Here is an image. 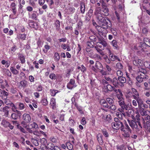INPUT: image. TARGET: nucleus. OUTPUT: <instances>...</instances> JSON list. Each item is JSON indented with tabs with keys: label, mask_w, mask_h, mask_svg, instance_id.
I'll return each mask as SVG.
<instances>
[{
	"label": "nucleus",
	"mask_w": 150,
	"mask_h": 150,
	"mask_svg": "<svg viewBox=\"0 0 150 150\" xmlns=\"http://www.w3.org/2000/svg\"><path fill=\"white\" fill-rule=\"evenodd\" d=\"M140 115L137 114L135 116V118L134 120H128L129 126L133 129H135L137 132H141L142 130V127L139 121L140 119Z\"/></svg>",
	"instance_id": "obj_1"
},
{
	"label": "nucleus",
	"mask_w": 150,
	"mask_h": 150,
	"mask_svg": "<svg viewBox=\"0 0 150 150\" xmlns=\"http://www.w3.org/2000/svg\"><path fill=\"white\" fill-rule=\"evenodd\" d=\"M137 74L138 76L136 78L137 81L142 82L144 79H148V78L146 71L144 69L140 68L137 71Z\"/></svg>",
	"instance_id": "obj_2"
},
{
	"label": "nucleus",
	"mask_w": 150,
	"mask_h": 150,
	"mask_svg": "<svg viewBox=\"0 0 150 150\" xmlns=\"http://www.w3.org/2000/svg\"><path fill=\"white\" fill-rule=\"evenodd\" d=\"M108 44L107 42L104 40H100L99 42L97 43L96 46L95 47V48L101 55H104V53L103 51L105 47H107Z\"/></svg>",
	"instance_id": "obj_3"
},
{
	"label": "nucleus",
	"mask_w": 150,
	"mask_h": 150,
	"mask_svg": "<svg viewBox=\"0 0 150 150\" xmlns=\"http://www.w3.org/2000/svg\"><path fill=\"white\" fill-rule=\"evenodd\" d=\"M120 129L122 133V136L125 138H127L129 137V133H131L132 130L128 124H126L125 127L123 125Z\"/></svg>",
	"instance_id": "obj_4"
},
{
	"label": "nucleus",
	"mask_w": 150,
	"mask_h": 150,
	"mask_svg": "<svg viewBox=\"0 0 150 150\" xmlns=\"http://www.w3.org/2000/svg\"><path fill=\"white\" fill-rule=\"evenodd\" d=\"M101 26H97V29L100 35H103L104 34H105L107 32V29L108 27H110L111 26V23L109 22L108 24H102L101 25Z\"/></svg>",
	"instance_id": "obj_5"
},
{
	"label": "nucleus",
	"mask_w": 150,
	"mask_h": 150,
	"mask_svg": "<svg viewBox=\"0 0 150 150\" xmlns=\"http://www.w3.org/2000/svg\"><path fill=\"white\" fill-rule=\"evenodd\" d=\"M132 96L133 98L136 100L138 104L139 108H142V107H144L147 108H148V106L147 105L144 103L143 100L139 97V94H137V96L133 95Z\"/></svg>",
	"instance_id": "obj_6"
},
{
	"label": "nucleus",
	"mask_w": 150,
	"mask_h": 150,
	"mask_svg": "<svg viewBox=\"0 0 150 150\" xmlns=\"http://www.w3.org/2000/svg\"><path fill=\"white\" fill-rule=\"evenodd\" d=\"M114 122L112 123V127L113 128L116 130L120 129L123 125V123L121 122L117 118L115 117L114 119Z\"/></svg>",
	"instance_id": "obj_7"
},
{
	"label": "nucleus",
	"mask_w": 150,
	"mask_h": 150,
	"mask_svg": "<svg viewBox=\"0 0 150 150\" xmlns=\"http://www.w3.org/2000/svg\"><path fill=\"white\" fill-rule=\"evenodd\" d=\"M28 125V127H27L26 130L30 133H33L34 134H36L38 133V131H33L31 129H38V125L36 123L33 122L32 124Z\"/></svg>",
	"instance_id": "obj_8"
},
{
	"label": "nucleus",
	"mask_w": 150,
	"mask_h": 150,
	"mask_svg": "<svg viewBox=\"0 0 150 150\" xmlns=\"http://www.w3.org/2000/svg\"><path fill=\"white\" fill-rule=\"evenodd\" d=\"M104 78L108 82V84H112L115 87H117L118 82L116 77L111 78L109 76H105Z\"/></svg>",
	"instance_id": "obj_9"
},
{
	"label": "nucleus",
	"mask_w": 150,
	"mask_h": 150,
	"mask_svg": "<svg viewBox=\"0 0 150 150\" xmlns=\"http://www.w3.org/2000/svg\"><path fill=\"white\" fill-rule=\"evenodd\" d=\"M144 44H146V45L148 46H150V39L147 38H145L144 39ZM144 45V43L140 42V44H138L136 46H137V50L139 51H143L144 50L142 47L143 46V45Z\"/></svg>",
	"instance_id": "obj_10"
},
{
	"label": "nucleus",
	"mask_w": 150,
	"mask_h": 150,
	"mask_svg": "<svg viewBox=\"0 0 150 150\" xmlns=\"http://www.w3.org/2000/svg\"><path fill=\"white\" fill-rule=\"evenodd\" d=\"M125 109L126 110L127 109V107L119 108L118 109L119 112H117L116 113V116L120 119H122L123 117L125 116V114L124 112V109Z\"/></svg>",
	"instance_id": "obj_11"
},
{
	"label": "nucleus",
	"mask_w": 150,
	"mask_h": 150,
	"mask_svg": "<svg viewBox=\"0 0 150 150\" xmlns=\"http://www.w3.org/2000/svg\"><path fill=\"white\" fill-rule=\"evenodd\" d=\"M97 21L100 25L102 24H108L109 23L106 21L105 18L102 16V14L96 16Z\"/></svg>",
	"instance_id": "obj_12"
},
{
	"label": "nucleus",
	"mask_w": 150,
	"mask_h": 150,
	"mask_svg": "<svg viewBox=\"0 0 150 150\" xmlns=\"http://www.w3.org/2000/svg\"><path fill=\"white\" fill-rule=\"evenodd\" d=\"M8 109L9 107L6 106L3 108H1L0 109V111L3 113L4 116L6 117H7L8 115Z\"/></svg>",
	"instance_id": "obj_13"
},
{
	"label": "nucleus",
	"mask_w": 150,
	"mask_h": 150,
	"mask_svg": "<svg viewBox=\"0 0 150 150\" xmlns=\"http://www.w3.org/2000/svg\"><path fill=\"white\" fill-rule=\"evenodd\" d=\"M23 119L26 123H28L31 120V117L29 114L24 113L23 115Z\"/></svg>",
	"instance_id": "obj_14"
},
{
	"label": "nucleus",
	"mask_w": 150,
	"mask_h": 150,
	"mask_svg": "<svg viewBox=\"0 0 150 150\" xmlns=\"http://www.w3.org/2000/svg\"><path fill=\"white\" fill-rule=\"evenodd\" d=\"M75 83V81L74 80L72 79H71L69 82L67 84V86L68 89H71L73 88L76 87L74 86V84Z\"/></svg>",
	"instance_id": "obj_15"
},
{
	"label": "nucleus",
	"mask_w": 150,
	"mask_h": 150,
	"mask_svg": "<svg viewBox=\"0 0 150 150\" xmlns=\"http://www.w3.org/2000/svg\"><path fill=\"white\" fill-rule=\"evenodd\" d=\"M103 8L102 11L104 13V15L105 16H107L109 15L108 9L106 6L105 3H103L102 4Z\"/></svg>",
	"instance_id": "obj_16"
},
{
	"label": "nucleus",
	"mask_w": 150,
	"mask_h": 150,
	"mask_svg": "<svg viewBox=\"0 0 150 150\" xmlns=\"http://www.w3.org/2000/svg\"><path fill=\"white\" fill-rule=\"evenodd\" d=\"M0 86L1 87L2 89L6 87L8 88L9 86L7 81L6 80L5 81H1Z\"/></svg>",
	"instance_id": "obj_17"
},
{
	"label": "nucleus",
	"mask_w": 150,
	"mask_h": 150,
	"mask_svg": "<svg viewBox=\"0 0 150 150\" xmlns=\"http://www.w3.org/2000/svg\"><path fill=\"white\" fill-rule=\"evenodd\" d=\"M28 82L25 80L21 81L20 82L19 87L21 88H25L28 85Z\"/></svg>",
	"instance_id": "obj_18"
},
{
	"label": "nucleus",
	"mask_w": 150,
	"mask_h": 150,
	"mask_svg": "<svg viewBox=\"0 0 150 150\" xmlns=\"http://www.w3.org/2000/svg\"><path fill=\"white\" fill-rule=\"evenodd\" d=\"M100 103L101 105L105 108H108L109 107L106 100L102 99L100 100Z\"/></svg>",
	"instance_id": "obj_19"
},
{
	"label": "nucleus",
	"mask_w": 150,
	"mask_h": 150,
	"mask_svg": "<svg viewBox=\"0 0 150 150\" xmlns=\"http://www.w3.org/2000/svg\"><path fill=\"white\" fill-rule=\"evenodd\" d=\"M21 112H20V114H18L17 112L13 113L11 114V117L13 119L17 120L19 117H20L21 116Z\"/></svg>",
	"instance_id": "obj_20"
},
{
	"label": "nucleus",
	"mask_w": 150,
	"mask_h": 150,
	"mask_svg": "<svg viewBox=\"0 0 150 150\" xmlns=\"http://www.w3.org/2000/svg\"><path fill=\"white\" fill-rule=\"evenodd\" d=\"M117 91L119 92V93H117L116 94V96L118 100L124 99V98L122 97L123 94L121 90L120 89H118Z\"/></svg>",
	"instance_id": "obj_21"
},
{
	"label": "nucleus",
	"mask_w": 150,
	"mask_h": 150,
	"mask_svg": "<svg viewBox=\"0 0 150 150\" xmlns=\"http://www.w3.org/2000/svg\"><path fill=\"white\" fill-rule=\"evenodd\" d=\"M37 12L34 11L33 13L31 14H30L29 13H28L29 17V18L32 19L36 20L37 19Z\"/></svg>",
	"instance_id": "obj_22"
},
{
	"label": "nucleus",
	"mask_w": 150,
	"mask_h": 150,
	"mask_svg": "<svg viewBox=\"0 0 150 150\" xmlns=\"http://www.w3.org/2000/svg\"><path fill=\"white\" fill-rule=\"evenodd\" d=\"M95 67L98 69L101 70L103 69V67L102 64L99 61H97L96 62L95 64Z\"/></svg>",
	"instance_id": "obj_23"
},
{
	"label": "nucleus",
	"mask_w": 150,
	"mask_h": 150,
	"mask_svg": "<svg viewBox=\"0 0 150 150\" xmlns=\"http://www.w3.org/2000/svg\"><path fill=\"white\" fill-rule=\"evenodd\" d=\"M117 102L119 105L121 107V108H123L127 107L125 102L124 99L120 100H118Z\"/></svg>",
	"instance_id": "obj_24"
},
{
	"label": "nucleus",
	"mask_w": 150,
	"mask_h": 150,
	"mask_svg": "<svg viewBox=\"0 0 150 150\" xmlns=\"http://www.w3.org/2000/svg\"><path fill=\"white\" fill-rule=\"evenodd\" d=\"M11 8L12 9V11L14 14H15L16 13V5L15 3L12 2L11 5Z\"/></svg>",
	"instance_id": "obj_25"
},
{
	"label": "nucleus",
	"mask_w": 150,
	"mask_h": 150,
	"mask_svg": "<svg viewBox=\"0 0 150 150\" xmlns=\"http://www.w3.org/2000/svg\"><path fill=\"white\" fill-rule=\"evenodd\" d=\"M114 87H115L114 86H112L111 84H108L106 86V88L107 91L111 92L113 91L114 89Z\"/></svg>",
	"instance_id": "obj_26"
},
{
	"label": "nucleus",
	"mask_w": 150,
	"mask_h": 150,
	"mask_svg": "<svg viewBox=\"0 0 150 150\" xmlns=\"http://www.w3.org/2000/svg\"><path fill=\"white\" fill-rule=\"evenodd\" d=\"M50 104L52 107L53 109H54L56 107V100L55 99L52 98L50 100Z\"/></svg>",
	"instance_id": "obj_27"
},
{
	"label": "nucleus",
	"mask_w": 150,
	"mask_h": 150,
	"mask_svg": "<svg viewBox=\"0 0 150 150\" xmlns=\"http://www.w3.org/2000/svg\"><path fill=\"white\" fill-rule=\"evenodd\" d=\"M11 109L14 112H17L18 114H20V112L16 110L17 108L13 103H11Z\"/></svg>",
	"instance_id": "obj_28"
},
{
	"label": "nucleus",
	"mask_w": 150,
	"mask_h": 150,
	"mask_svg": "<svg viewBox=\"0 0 150 150\" xmlns=\"http://www.w3.org/2000/svg\"><path fill=\"white\" fill-rule=\"evenodd\" d=\"M97 137L99 144H102L103 142L102 135L100 134H98L97 135Z\"/></svg>",
	"instance_id": "obj_29"
},
{
	"label": "nucleus",
	"mask_w": 150,
	"mask_h": 150,
	"mask_svg": "<svg viewBox=\"0 0 150 150\" xmlns=\"http://www.w3.org/2000/svg\"><path fill=\"white\" fill-rule=\"evenodd\" d=\"M101 10L100 7H96L94 12V14L96 16L101 14Z\"/></svg>",
	"instance_id": "obj_30"
},
{
	"label": "nucleus",
	"mask_w": 150,
	"mask_h": 150,
	"mask_svg": "<svg viewBox=\"0 0 150 150\" xmlns=\"http://www.w3.org/2000/svg\"><path fill=\"white\" fill-rule=\"evenodd\" d=\"M103 118L106 121H108V122H110L112 120V117L111 115L110 114L107 115L105 117L103 116Z\"/></svg>",
	"instance_id": "obj_31"
},
{
	"label": "nucleus",
	"mask_w": 150,
	"mask_h": 150,
	"mask_svg": "<svg viewBox=\"0 0 150 150\" xmlns=\"http://www.w3.org/2000/svg\"><path fill=\"white\" fill-rule=\"evenodd\" d=\"M55 146L52 143H48L47 146H46L45 147L47 149L53 150L54 149Z\"/></svg>",
	"instance_id": "obj_32"
},
{
	"label": "nucleus",
	"mask_w": 150,
	"mask_h": 150,
	"mask_svg": "<svg viewBox=\"0 0 150 150\" xmlns=\"http://www.w3.org/2000/svg\"><path fill=\"white\" fill-rule=\"evenodd\" d=\"M118 79L120 83L122 84L125 83L126 81L125 78L122 76L118 77Z\"/></svg>",
	"instance_id": "obj_33"
},
{
	"label": "nucleus",
	"mask_w": 150,
	"mask_h": 150,
	"mask_svg": "<svg viewBox=\"0 0 150 150\" xmlns=\"http://www.w3.org/2000/svg\"><path fill=\"white\" fill-rule=\"evenodd\" d=\"M139 112L142 116H144L146 114V111H144V109L145 108H146L144 107H142V108H139Z\"/></svg>",
	"instance_id": "obj_34"
},
{
	"label": "nucleus",
	"mask_w": 150,
	"mask_h": 150,
	"mask_svg": "<svg viewBox=\"0 0 150 150\" xmlns=\"http://www.w3.org/2000/svg\"><path fill=\"white\" fill-rule=\"evenodd\" d=\"M18 57L20 60L22 64H23L25 62V58L23 54H19Z\"/></svg>",
	"instance_id": "obj_35"
},
{
	"label": "nucleus",
	"mask_w": 150,
	"mask_h": 150,
	"mask_svg": "<svg viewBox=\"0 0 150 150\" xmlns=\"http://www.w3.org/2000/svg\"><path fill=\"white\" fill-rule=\"evenodd\" d=\"M93 12V11L92 9H90L88 11L86 15V18H88V20H89L90 19L92 16Z\"/></svg>",
	"instance_id": "obj_36"
},
{
	"label": "nucleus",
	"mask_w": 150,
	"mask_h": 150,
	"mask_svg": "<svg viewBox=\"0 0 150 150\" xmlns=\"http://www.w3.org/2000/svg\"><path fill=\"white\" fill-rule=\"evenodd\" d=\"M81 11L82 13L83 14L84 13L85 11V6L83 2L81 3Z\"/></svg>",
	"instance_id": "obj_37"
},
{
	"label": "nucleus",
	"mask_w": 150,
	"mask_h": 150,
	"mask_svg": "<svg viewBox=\"0 0 150 150\" xmlns=\"http://www.w3.org/2000/svg\"><path fill=\"white\" fill-rule=\"evenodd\" d=\"M66 145L67 148L69 150H72L73 149V145L70 142H67Z\"/></svg>",
	"instance_id": "obj_38"
},
{
	"label": "nucleus",
	"mask_w": 150,
	"mask_h": 150,
	"mask_svg": "<svg viewBox=\"0 0 150 150\" xmlns=\"http://www.w3.org/2000/svg\"><path fill=\"white\" fill-rule=\"evenodd\" d=\"M1 123L4 127H7L9 126L10 123L6 120H3L2 121Z\"/></svg>",
	"instance_id": "obj_39"
},
{
	"label": "nucleus",
	"mask_w": 150,
	"mask_h": 150,
	"mask_svg": "<svg viewBox=\"0 0 150 150\" xmlns=\"http://www.w3.org/2000/svg\"><path fill=\"white\" fill-rule=\"evenodd\" d=\"M75 8L73 7H70L68 9V13L69 14H72L75 12Z\"/></svg>",
	"instance_id": "obj_40"
},
{
	"label": "nucleus",
	"mask_w": 150,
	"mask_h": 150,
	"mask_svg": "<svg viewBox=\"0 0 150 150\" xmlns=\"http://www.w3.org/2000/svg\"><path fill=\"white\" fill-rule=\"evenodd\" d=\"M54 59L55 61L56 62H58L60 59V56L59 54L57 52H55L54 53Z\"/></svg>",
	"instance_id": "obj_41"
},
{
	"label": "nucleus",
	"mask_w": 150,
	"mask_h": 150,
	"mask_svg": "<svg viewBox=\"0 0 150 150\" xmlns=\"http://www.w3.org/2000/svg\"><path fill=\"white\" fill-rule=\"evenodd\" d=\"M55 24L56 27V29L57 30H59L60 29V21L58 20L56 21Z\"/></svg>",
	"instance_id": "obj_42"
},
{
	"label": "nucleus",
	"mask_w": 150,
	"mask_h": 150,
	"mask_svg": "<svg viewBox=\"0 0 150 150\" xmlns=\"http://www.w3.org/2000/svg\"><path fill=\"white\" fill-rule=\"evenodd\" d=\"M10 70L11 72L13 74L15 75L18 74L19 72L18 71L15 69L13 67H11L10 68Z\"/></svg>",
	"instance_id": "obj_43"
},
{
	"label": "nucleus",
	"mask_w": 150,
	"mask_h": 150,
	"mask_svg": "<svg viewBox=\"0 0 150 150\" xmlns=\"http://www.w3.org/2000/svg\"><path fill=\"white\" fill-rule=\"evenodd\" d=\"M78 69H80L81 71L82 72H85L86 70V68L83 65H81V67H78Z\"/></svg>",
	"instance_id": "obj_44"
},
{
	"label": "nucleus",
	"mask_w": 150,
	"mask_h": 150,
	"mask_svg": "<svg viewBox=\"0 0 150 150\" xmlns=\"http://www.w3.org/2000/svg\"><path fill=\"white\" fill-rule=\"evenodd\" d=\"M58 92V91L54 89H51L50 90V94L52 96H55L56 93Z\"/></svg>",
	"instance_id": "obj_45"
},
{
	"label": "nucleus",
	"mask_w": 150,
	"mask_h": 150,
	"mask_svg": "<svg viewBox=\"0 0 150 150\" xmlns=\"http://www.w3.org/2000/svg\"><path fill=\"white\" fill-rule=\"evenodd\" d=\"M94 42L93 41H88L87 43V45L91 48H93L94 46Z\"/></svg>",
	"instance_id": "obj_46"
},
{
	"label": "nucleus",
	"mask_w": 150,
	"mask_h": 150,
	"mask_svg": "<svg viewBox=\"0 0 150 150\" xmlns=\"http://www.w3.org/2000/svg\"><path fill=\"white\" fill-rule=\"evenodd\" d=\"M109 108V109H110L112 111H114L115 110H116L117 109V107L116 106L114 105L111 104V105H110L109 106V107L108 108Z\"/></svg>",
	"instance_id": "obj_47"
},
{
	"label": "nucleus",
	"mask_w": 150,
	"mask_h": 150,
	"mask_svg": "<svg viewBox=\"0 0 150 150\" xmlns=\"http://www.w3.org/2000/svg\"><path fill=\"white\" fill-rule=\"evenodd\" d=\"M44 47L45 49H43V51L45 53H46L47 52L48 50L50 49V47L48 45H46L44 46Z\"/></svg>",
	"instance_id": "obj_48"
},
{
	"label": "nucleus",
	"mask_w": 150,
	"mask_h": 150,
	"mask_svg": "<svg viewBox=\"0 0 150 150\" xmlns=\"http://www.w3.org/2000/svg\"><path fill=\"white\" fill-rule=\"evenodd\" d=\"M40 142L42 144V145H43L45 147L46 144L47 143V140L46 139L44 138H42L40 140Z\"/></svg>",
	"instance_id": "obj_49"
},
{
	"label": "nucleus",
	"mask_w": 150,
	"mask_h": 150,
	"mask_svg": "<svg viewBox=\"0 0 150 150\" xmlns=\"http://www.w3.org/2000/svg\"><path fill=\"white\" fill-rule=\"evenodd\" d=\"M106 100L107 102L110 105L114 103L113 100L111 98H107Z\"/></svg>",
	"instance_id": "obj_50"
},
{
	"label": "nucleus",
	"mask_w": 150,
	"mask_h": 150,
	"mask_svg": "<svg viewBox=\"0 0 150 150\" xmlns=\"http://www.w3.org/2000/svg\"><path fill=\"white\" fill-rule=\"evenodd\" d=\"M142 82H139L136 81L135 83V84L136 86V88H141L142 86Z\"/></svg>",
	"instance_id": "obj_51"
},
{
	"label": "nucleus",
	"mask_w": 150,
	"mask_h": 150,
	"mask_svg": "<svg viewBox=\"0 0 150 150\" xmlns=\"http://www.w3.org/2000/svg\"><path fill=\"white\" fill-rule=\"evenodd\" d=\"M112 44L113 46L115 47V48L116 49L118 48V46L117 45V42L115 40H113L112 41Z\"/></svg>",
	"instance_id": "obj_52"
},
{
	"label": "nucleus",
	"mask_w": 150,
	"mask_h": 150,
	"mask_svg": "<svg viewBox=\"0 0 150 150\" xmlns=\"http://www.w3.org/2000/svg\"><path fill=\"white\" fill-rule=\"evenodd\" d=\"M116 56L114 55L113 54H111L109 56L110 59L112 61H114L116 59Z\"/></svg>",
	"instance_id": "obj_53"
},
{
	"label": "nucleus",
	"mask_w": 150,
	"mask_h": 150,
	"mask_svg": "<svg viewBox=\"0 0 150 150\" xmlns=\"http://www.w3.org/2000/svg\"><path fill=\"white\" fill-rule=\"evenodd\" d=\"M18 108L20 110H22L25 108V105L22 103H18Z\"/></svg>",
	"instance_id": "obj_54"
},
{
	"label": "nucleus",
	"mask_w": 150,
	"mask_h": 150,
	"mask_svg": "<svg viewBox=\"0 0 150 150\" xmlns=\"http://www.w3.org/2000/svg\"><path fill=\"white\" fill-rule=\"evenodd\" d=\"M37 1V0H29V4L33 7H35L36 5L35 2Z\"/></svg>",
	"instance_id": "obj_55"
},
{
	"label": "nucleus",
	"mask_w": 150,
	"mask_h": 150,
	"mask_svg": "<svg viewBox=\"0 0 150 150\" xmlns=\"http://www.w3.org/2000/svg\"><path fill=\"white\" fill-rule=\"evenodd\" d=\"M41 103L44 105H46L48 104V102L46 99H43L41 101Z\"/></svg>",
	"instance_id": "obj_56"
},
{
	"label": "nucleus",
	"mask_w": 150,
	"mask_h": 150,
	"mask_svg": "<svg viewBox=\"0 0 150 150\" xmlns=\"http://www.w3.org/2000/svg\"><path fill=\"white\" fill-rule=\"evenodd\" d=\"M105 65L107 71L109 73H111L112 69L107 64H105Z\"/></svg>",
	"instance_id": "obj_57"
},
{
	"label": "nucleus",
	"mask_w": 150,
	"mask_h": 150,
	"mask_svg": "<svg viewBox=\"0 0 150 150\" xmlns=\"http://www.w3.org/2000/svg\"><path fill=\"white\" fill-rule=\"evenodd\" d=\"M19 37L21 40H24L26 38V35L25 34H20L19 35Z\"/></svg>",
	"instance_id": "obj_58"
},
{
	"label": "nucleus",
	"mask_w": 150,
	"mask_h": 150,
	"mask_svg": "<svg viewBox=\"0 0 150 150\" xmlns=\"http://www.w3.org/2000/svg\"><path fill=\"white\" fill-rule=\"evenodd\" d=\"M144 117L143 118L144 120H146L147 122L150 120V116L149 115H147L146 114L144 115Z\"/></svg>",
	"instance_id": "obj_59"
},
{
	"label": "nucleus",
	"mask_w": 150,
	"mask_h": 150,
	"mask_svg": "<svg viewBox=\"0 0 150 150\" xmlns=\"http://www.w3.org/2000/svg\"><path fill=\"white\" fill-rule=\"evenodd\" d=\"M32 141L33 143L35 146H37L39 145L38 141L36 139H32Z\"/></svg>",
	"instance_id": "obj_60"
},
{
	"label": "nucleus",
	"mask_w": 150,
	"mask_h": 150,
	"mask_svg": "<svg viewBox=\"0 0 150 150\" xmlns=\"http://www.w3.org/2000/svg\"><path fill=\"white\" fill-rule=\"evenodd\" d=\"M75 106L77 110L81 113H82V108L81 106H79L77 103H75Z\"/></svg>",
	"instance_id": "obj_61"
},
{
	"label": "nucleus",
	"mask_w": 150,
	"mask_h": 150,
	"mask_svg": "<svg viewBox=\"0 0 150 150\" xmlns=\"http://www.w3.org/2000/svg\"><path fill=\"white\" fill-rule=\"evenodd\" d=\"M102 132L103 135L105 137H108L109 136V134L108 132L105 129H103L102 131Z\"/></svg>",
	"instance_id": "obj_62"
},
{
	"label": "nucleus",
	"mask_w": 150,
	"mask_h": 150,
	"mask_svg": "<svg viewBox=\"0 0 150 150\" xmlns=\"http://www.w3.org/2000/svg\"><path fill=\"white\" fill-rule=\"evenodd\" d=\"M116 74L117 75L119 76H123V73L120 70H118L117 71Z\"/></svg>",
	"instance_id": "obj_63"
},
{
	"label": "nucleus",
	"mask_w": 150,
	"mask_h": 150,
	"mask_svg": "<svg viewBox=\"0 0 150 150\" xmlns=\"http://www.w3.org/2000/svg\"><path fill=\"white\" fill-rule=\"evenodd\" d=\"M116 67L119 69H122L123 66L120 63H117L116 65Z\"/></svg>",
	"instance_id": "obj_64"
}]
</instances>
